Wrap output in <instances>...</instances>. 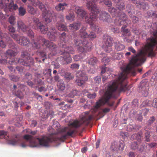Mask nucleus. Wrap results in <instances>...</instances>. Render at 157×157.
Listing matches in <instances>:
<instances>
[{
	"instance_id": "1",
	"label": "nucleus",
	"mask_w": 157,
	"mask_h": 157,
	"mask_svg": "<svg viewBox=\"0 0 157 157\" xmlns=\"http://www.w3.org/2000/svg\"><path fill=\"white\" fill-rule=\"evenodd\" d=\"M156 51L157 43H147L143 49L136 56H132L129 63L122 69V72L119 75L117 80L112 82L109 85L103 97L96 102L95 105L92 109V111L96 112L101 106L106 103L110 106H113L114 102L110 103L108 101L115 93L124 92L128 90L125 81L127 75L130 74L133 76H135L136 71L135 67L140 65L144 63L146 60L147 55L151 58L155 57L157 54Z\"/></svg>"
},
{
	"instance_id": "2",
	"label": "nucleus",
	"mask_w": 157,
	"mask_h": 157,
	"mask_svg": "<svg viewBox=\"0 0 157 157\" xmlns=\"http://www.w3.org/2000/svg\"><path fill=\"white\" fill-rule=\"evenodd\" d=\"M75 131L74 129L71 128L70 127H65L60 129L59 131V133L61 134V136L59 137L42 136L41 138H37V139L40 145L43 147H48L49 146V144L53 141H56L58 140L61 141H64L68 136H71Z\"/></svg>"
},
{
	"instance_id": "3",
	"label": "nucleus",
	"mask_w": 157,
	"mask_h": 157,
	"mask_svg": "<svg viewBox=\"0 0 157 157\" xmlns=\"http://www.w3.org/2000/svg\"><path fill=\"white\" fill-rule=\"evenodd\" d=\"M88 9L90 10L91 12L90 14L89 17H85V21L89 24L91 29L94 31L99 30V27L94 23L97 21V15L100 11V10L96 4H93L90 1H87L86 5Z\"/></svg>"
},
{
	"instance_id": "4",
	"label": "nucleus",
	"mask_w": 157,
	"mask_h": 157,
	"mask_svg": "<svg viewBox=\"0 0 157 157\" xmlns=\"http://www.w3.org/2000/svg\"><path fill=\"white\" fill-rule=\"evenodd\" d=\"M33 46L36 49L40 48L42 45L48 48L52 52H56L57 50V47L56 44L41 36H37L36 39H33Z\"/></svg>"
},
{
	"instance_id": "5",
	"label": "nucleus",
	"mask_w": 157,
	"mask_h": 157,
	"mask_svg": "<svg viewBox=\"0 0 157 157\" xmlns=\"http://www.w3.org/2000/svg\"><path fill=\"white\" fill-rule=\"evenodd\" d=\"M31 2L33 6H38L42 11V16L46 22L49 23L52 21V17L54 15V12L52 10L47 11L45 5L39 0H31Z\"/></svg>"
},
{
	"instance_id": "6",
	"label": "nucleus",
	"mask_w": 157,
	"mask_h": 157,
	"mask_svg": "<svg viewBox=\"0 0 157 157\" xmlns=\"http://www.w3.org/2000/svg\"><path fill=\"white\" fill-rule=\"evenodd\" d=\"M21 56L22 59H18L17 58H14L9 61V64L11 65L19 63L24 66L30 67L31 65L34 64V62L33 59L29 57V54L27 52H22Z\"/></svg>"
},
{
	"instance_id": "7",
	"label": "nucleus",
	"mask_w": 157,
	"mask_h": 157,
	"mask_svg": "<svg viewBox=\"0 0 157 157\" xmlns=\"http://www.w3.org/2000/svg\"><path fill=\"white\" fill-rule=\"evenodd\" d=\"M74 44L78 50L80 52H86L91 50L92 44L86 39L83 41L80 39H75L74 40Z\"/></svg>"
},
{
	"instance_id": "8",
	"label": "nucleus",
	"mask_w": 157,
	"mask_h": 157,
	"mask_svg": "<svg viewBox=\"0 0 157 157\" xmlns=\"http://www.w3.org/2000/svg\"><path fill=\"white\" fill-rule=\"evenodd\" d=\"M89 112H85L84 115H83V116L80 121L75 120L70 124V125L77 128L80 126L84 123L86 125H88L91 121L94 118L93 116L92 115H89Z\"/></svg>"
},
{
	"instance_id": "9",
	"label": "nucleus",
	"mask_w": 157,
	"mask_h": 157,
	"mask_svg": "<svg viewBox=\"0 0 157 157\" xmlns=\"http://www.w3.org/2000/svg\"><path fill=\"white\" fill-rule=\"evenodd\" d=\"M127 20V17L126 15L123 13L120 15V19L118 20V22H117L116 20L115 21V24L116 25H123L121 28V32L123 33L122 36H123L125 38L130 35L129 30L128 29H125L128 25V24L126 22Z\"/></svg>"
},
{
	"instance_id": "10",
	"label": "nucleus",
	"mask_w": 157,
	"mask_h": 157,
	"mask_svg": "<svg viewBox=\"0 0 157 157\" xmlns=\"http://www.w3.org/2000/svg\"><path fill=\"white\" fill-rule=\"evenodd\" d=\"M104 49L106 52H109L112 51L113 39L110 36L105 35L103 36Z\"/></svg>"
},
{
	"instance_id": "11",
	"label": "nucleus",
	"mask_w": 157,
	"mask_h": 157,
	"mask_svg": "<svg viewBox=\"0 0 157 157\" xmlns=\"http://www.w3.org/2000/svg\"><path fill=\"white\" fill-rule=\"evenodd\" d=\"M76 76L78 78L76 80V82L77 85L79 86L83 85L88 79L86 75L81 71H78L77 72Z\"/></svg>"
},
{
	"instance_id": "12",
	"label": "nucleus",
	"mask_w": 157,
	"mask_h": 157,
	"mask_svg": "<svg viewBox=\"0 0 157 157\" xmlns=\"http://www.w3.org/2000/svg\"><path fill=\"white\" fill-rule=\"evenodd\" d=\"M24 139L26 140V141L22 143L21 146L22 147H25L28 146L27 143L29 142V146L32 147H34L37 146V145L33 139V137L30 135H26L24 136Z\"/></svg>"
},
{
	"instance_id": "13",
	"label": "nucleus",
	"mask_w": 157,
	"mask_h": 157,
	"mask_svg": "<svg viewBox=\"0 0 157 157\" xmlns=\"http://www.w3.org/2000/svg\"><path fill=\"white\" fill-rule=\"evenodd\" d=\"M1 137H2V138L4 137L6 139L8 140V144L13 145L16 144L19 142L20 140L19 138V136L18 135H15V138L14 139H13L11 140H7V137L8 138H9L7 132H5L3 130L0 131V138H1Z\"/></svg>"
},
{
	"instance_id": "14",
	"label": "nucleus",
	"mask_w": 157,
	"mask_h": 157,
	"mask_svg": "<svg viewBox=\"0 0 157 157\" xmlns=\"http://www.w3.org/2000/svg\"><path fill=\"white\" fill-rule=\"evenodd\" d=\"M59 60L63 65L67 64L71 62L72 58L69 53L63 52L62 55L58 58Z\"/></svg>"
},
{
	"instance_id": "15",
	"label": "nucleus",
	"mask_w": 157,
	"mask_h": 157,
	"mask_svg": "<svg viewBox=\"0 0 157 157\" xmlns=\"http://www.w3.org/2000/svg\"><path fill=\"white\" fill-rule=\"evenodd\" d=\"M73 8L78 17H81L85 20V17H88L86 16V12L82 7L75 6H73Z\"/></svg>"
},
{
	"instance_id": "16",
	"label": "nucleus",
	"mask_w": 157,
	"mask_h": 157,
	"mask_svg": "<svg viewBox=\"0 0 157 157\" xmlns=\"http://www.w3.org/2000/svg\"><path fill=\"white\" fill-rule=\"evenodd\" d=\"M99 19L103 22L110 23L112 21V19L109 14L106 12L104 11H101L99 14Z\"/></svg>"
},
{
	"instance_id": "17",
	"label": "nucleus",
	"mask_w": 157,
	"mask_h": 157,
	"mask_svg": "<svg viewBox=\"0 0 157 157\" xmlns=\"http://www.w3.org/2000/svg\"><path fill=\"white\" fill-rule=\"evenodd\" d=\"M138 91L141 92L144 96L147 97L148 94V88L147 84L142 81L138 87Z\"/></svg>"
},
{
	"instance_id": "18",
	"label": "nucleus",
	"mask_w": 157,
	"mask_h": 157,
	"mask_svg": "<svg viewBox=\"0 0 157 157\" xmlns=\"http://www.w3.org/2000/svg\"><path fill=\"white\" fill-rule=\"evenodd\" d=\"M60 39V43H59V46L61 48L65 47L66 46L65 44L69 40V36L66 33L63 32L61 34Z\"/></svg>"
},
{
	"instance_id": "19",
	"label": "nucleus",
	"mask_w": 157,
	"mask_h": 157,
	"mask_svg": "<svg viewBox=\"0 0 157 157\" xmlns=\"http://www.w3.org/2000/svg\"><path fill=\"white\" fill-rule=\"evenodd\" d=\"M60 21L56 23V26L58 30L60 31H67L68 30L67 29V26L62 23V22L64 21L63 17L61 15L60 17Z\"/></svg>"
},
{
	"instance_id": "20",
	"label": "nucleus",
	"mask_w": 157,
	"mask_h": 157,
	"mask_svg": "<svg viewBox=\"0 0 157 157\" xmlns=\"http://www.w3.org/2000/svg\"><path fill=\"white\" fill-rule=\"evenodd\" d=\"M109 11L111 14H113L115 16H118L117 18L114 20V23L116 20L117 21V22H118V20L120 19V15L123 13H124L123 12H120L119 13L117 12V10L114 7H109L108 9Z\"/></svg>"
},
{
	"instance_id": "21",
	"label": "nucleus",
	"mask_w": 157,
	"mask_h": 157,
	"mask_svg": "<svg viewBox=\"0 0 157 157\" xmlns=\"http://www.w3.org/2000/svg\"><path fill=\"white\" fill-rule=\"evenodd\" d=\"M17 28L18 29L21 31L25 32L26 31V30L29 26H31L30 25H26L24 22L21 21L20 20L17 22Z\"/></svg>"
},
{
	"instance_id": "22",
	"label": "nucleus",
	"mask_w": 157,
	"mask_h": 157,
	"mask_svg": "<svg viewBox=\"0 0 157 157\" xmlns=\"http://www.w3.org/2000/svg\"><path fill=\"white\" fill-rule=\"evenodd\" d=\"M18 44L21 45L27 46L30 44V41L27 37L23 36L20 37V40Z\"/></svg>"
},
{
	"instance_id": "23",
	"label": "nucleus",
	"mask_w": 157,
	"mask_h": 157,
	"mask_svg": "<svg viewBox=\"0 0 157 157\" xmlns=\"http://www.w3.org/2000/svg\"><path fill=\"white\" fill-rule=\"evenodd\" d=\"M87 28V26H83L79 30V35L82 38H88V34L86 31Z\"/></svg>"
},
{
	"instance_id": "24",
	"label": "nucleus",
	"mask_w": 157,
	"mask_h": 157,
	"mask_svg": "<svg viewBox=\"0 0 157 157\" xmlns=\"http://www.w3.org/2000/svg\"><path fill=\"white\" fill-rule=\"evenodd\" d=\"M126 9L130 17H131L133 14L135 13L134 6L131 4H128L127 5Z\"/></svg>"
},
{
	"instance_id": "25",
	"label": "nucleus",
	"mask_w": 157,
	"mask_h": 157,
	"mask_svg": "<svg viewBox=\"0 0 157 157\" xmlns=\"http://www.w3.org/2000/svg\"><path fill=\"white\" fill-rule=\"evenodd\" d=\"M98 63L97 58L94 56H91L89 57L87 62L88 64L94 66Z\"/></svg>"
},
{
	"instance_id": "26",
	"label": "nucleus",
	"mask_w": 157,
	"mask_h": 157,
	"mask_svg": "<svg viewBox=\"0 0 157 157\" xmlns=\"http://www.w3.org/2000/svg\"><path fill=\"white\" fill-rule=\"evenodd\" d=\"M56 33V30L54 27H52L50 31H49L47 34L49 38L51 40L54 41L56 39V36L54 34Z\"/></svg>"
},
{
	"instance_id": "27",
	"label": "nucleus",
	"mask_w": 157,
	"mask_h": 157,
	"mask_svg": "<svg viewBox=\"0 0 157 157\" xmlns=\"http://www.w3.org/2000/svg\"><path fill=\"white\" fill-rule=\"evenodd\" d=\"M142 133V132H140L136 134H133L131 136V139L132 140H136L139 144H140L141 141V138Z\"/></svg>"
},
{
	"instance_id": "28",
	"label": "nucleus",
	"mask_w": 157,
	"mask_h": 157,
	"mask_svg": "<svg viewBox=\"0 0 157 157\" xmlns=\"http://www.w3.org/2000/svg\"><path fill=\"white\" fill-rule=\"evenodd\" d=\"M81 25V23L80 22H74L70 24L69 25V29L71 30H77L80 28Z\"/></svg>"
},
{
	"instance_id": "29",
	"label": "nucleus",
	"mask_w": 157,
	"mask_h": 157,
	"mask_svg": "<svg viewBox=\"0 0 157 157\" xmlns=\"http://www.w3.org/2000/svg\"><path fill=\"white\" fill-rule=\"evenodd\" d=\"M115 49L117 51H120L124 50L125 48L124 45L120 41H117L114 43Z\"/></svg>"
},
{
	"instance_id": "30",
	"label": "nucleus",
	"mask_w": 157,
	"mask_h": 157,
	"mask_svg": "<svg viewBox=\"0 0 157 157\" xmlns=\"http://www.w3.org/2000/svg\"><path fill=\"white\" fill-rule=\"evenodd\" d=\"M141 143L139 144L138 142L134 141L131 143L130 146V148L132 150H138L139 151L140 150L139 149V147Z\"/></svg>"
},
{
	"instance_id": "31",
	"label": "nucleus",
	"mask_w": 157,
	"mask_h": 157,
	"mask_svg": "<svg viewBox=\"0 0 157 157\" xmlns=\"http://www.w3.org/2000/svg\"><path fill=\"white\" fill-rule=\"evenodd\" d=\"M27 10L28 12L31 15H34L37 14V9L35 8L32 6H28Z\"/></svg>"
},
{
	"instance_id": "32",
	"label": "nucleus",
	"mask_w": 157,
	"mask_h": 157,
	"mask_svg": "<svg viewBox=\"0 0 157 157\" xmlns=\"http://www.w3.org/2000/svg\"><path fill=\"white\" fill-rule=\"evenodd\" d=\"M17 55V52L11 49H8L5 53L6 57L10 58L11 57Z\"/></svg>"
},
{
	"instance_id": "33",
	"label": "nucleus",
	"mask_w": 157,
	"mask_h": 157,
	"mask_svg": "<svg viewBox=\"0 0 157 157\" xmlns=\"http://www.w3.org/2000/svg\"><path fill=\"white\" fill-rule=\"evenodd\" d=\"M8 8L10 11L13 10H16L18 9V7L17 4H14L13 1V2L10 3L8 6Z\"/></svg>"
},
{
	"instance_id": "34",
	"label": "nucleus",
	"mask_w": 157,
	"mask_h": 157,
	"mask_svg": "<svg viewBox=\"0 0 157 157\" xmlns=\"http://www.w3.org/2000/svg\"><path fill=\"white\" fill-rule=\"evenodd\" d=\"M13 102L14 107L15 109L18 108L19 107V104H20V107L23 106L24 105V103L22 101L20 102V101H19V99L18 98H15L13 101Z\"/></svg>"
},
{
	"instance_id": "35",
	"label": "nucleus",
	"mask_w": 157,
	"mask_h": 157,
	"mask_svg": "<svg viewBox=\"0 0 157 157\" xmlns=\"http://www.w3.org/2000/svg\"><path fill=\"white\" fill-rule=\"evenodd\" d=\"M58 90L60 91L64 90L65 88V86L63 81H60L57 84Z\"/></svg>"
},
{
	"instance_id": "36",
	"label": "nucleus",
	"mask_w": 157,
	"mask_h": 157,
	"mask_svg": "<svg viewBox=\"0 0 157 157\" xmlns=\"http://www.w3.org/2000/svg\"><path fill=\"white\" fill-rule=\"evenodd\" d=\"M67 6V4L65 3H59L56 6L55 9L58 11L63 10L65 9V7Z\"/></svg>"
},
{
	"instance_id": "37",
	"label": "nucleus",
	"mask_w": 157,
	"mask_h": 157,
	"mask_svg": "<svg viewBox=\"0 0 157 157\" xmlns=\"http://www.w3.org/2000/svg\"><path fill=\"white\" fill-rule=\"evenodd\" d=\"M31 27L29 26L26 30V31L24 32H26L27 33L28 36L30 37L33 40V38H34V33L31 29Z\"/></svg>"
},
{
	"instance_id": "38",
	"label": "nucleus",
	"mask_w": 157,
	"mask_h": 157,
	"mask_svg": "<svg viewBox=\"0 0 157 157\" xmlns=\"http://www.w3.org/2000/svg\"><path fill=\"white\" fill-rule=\"evenodd\" d=\"M18 15L20 16H24L26 14V9L23 6H20L18 9Z\"/></svg>"
},
{
	"instance_id": "39",
	"label": "nucleus",
	"mask_w": 157,
	"mask_h": 157,
	"mask_svg": "<svg viewBox=\"0 0 157 157\" xmlns=\"http://www.w3.org/2000/svg\"><path fill=\"white\" fill-rule=\"evenodd\" d=\"M41 33L43 34H46L48 31V28L47 26L42 24L38 28Z\"/></svg>"
},
{
	"instance_id": "40",
	"label": "nucleus",
	"mask_w": 157,
	"mask_h": 157,
	"mask_svg": "<svg viewBox=\"0 0 157 157\" xmlns=\"http://www.w3.org/2000/svg\"><path fill=\"white\" fill-rule=\"evenodd\" d=\"M84 56L85 55L84 54L81 53L75 55L73 57V59L75 61H78L83 59Z\"/></svg>"
},
{
	"instance_id": "41",
	"label": "nucleus",
	"mask_w": 157,
	"mask_h": 157,
	"mask_svg": "<svg viewBox=\"0 0 157 157\" xmlns=\"http://www.w3.org/2000/svg\"><path fill=\"white\" fill-rule=\"evenodd\" d=\"M65 50H64V52H67L69 53L74 54V50L73 47L71 46L67 47L66 46L64 48Z\"/></svg>"
},
{
	"instance_id": "42",
	"label": "nucleus",
	"mask_w": 157,
	"mask_h": 157,
	"mask_svg": "<svg viewBox=\"0 0 157 157\" xmlns=\"http://www.w3.org/2000/svg\"><path fill=\"white\" fill-rule=\"evenodd\" d=\"M116 6L117 8L120 10H122L125 9V4L124 2H120V3H117Z\"/></svg>"
},
{
	"instance_id": "43",
	"label": "nucleus",
	"mask_w": 157,
	"mask_h": 157,
	"mask_svg": "<svg viewBox=\"0 0 157 157\" xmlns=\"http://www.w3.org/2000/svg\"><path fill=\"white\" fill-rule=\"evenodd\" d=\"M148 6V4L147 2H146L145 0L139 5L138 7L140 10H144L146 9L147 7Z\"/></svg>"
},
{
	"instance_id": "44",
	"label": "nucleus",
	"mask_w": 157,
	"mask_h": 157,
	"mask_svg": "<svg viewBox=\"0 0 157 157\" xmlns=\"http://www.w3.org/2000/svg\"><path fill=\"white\" fill-rule=\"evenodd\" d=\"M65 78L67 80H71L74 77V75L70 72H66L65 73Z\"/></svg>"
},
{
	"instance_id": "45",
	"label": "nucleus",
	"mask_w": 157,
	"mask_h": 157,
	"mask_svg": "<svg viewBox=\"0 0 157 157\" xmlns=\"http://www.w3.org/2000/svg\"><path fill=\"white\" fill-rule=\"evenodd\" d=\"M33 21L37 29H38V28L42 24L40 21L39 19L37 18L36 17L33 18Z\"/></svg>"
},
{
	"instance_id": "46",
	"label": "nucleus",
	"mask_w": 157,
	"mask_h": 157,
	"mask_svg": "<svg viewBox=\"0 0 157 157\" xmlns=\"http://www.w3.org/2000/svg\"><path fill=\"white\" fill-rule=\"evenodd\" d=\"M118 143L117 142L114 141L111 143V149L113 151H117Z\"/></svg>"
},
{
	"instance_id": "47",
	"label": "nucleus",
	"mask_w": 157,
	"mask_h": 157,
	"mask_svg": "<svg viewBox=\"0 0 157 157\" xmlns=\"http://www.w3.org/2000/svg\"><path fill=\"white\" fill-rule=\"evenodd\" d=\"M144 130L146 131L145 133V137L147 141L149 142L150 141V132L147 129V127H144Z\"/></svg>"
},
{
	"instance_id": "48",
	"label": "nucleus",
	"mask_w": 157,
	"mask_h": 157,
	"mask_svg": "<svg viewBox=\"0 0 157 157\" xmlns=\"http://www.w3.org/2000/svg\"><path fill=\"white\" fill-rule=\"evenodd\" d=\"M75 17V15L74 13H70L66 16V18L68 20L73 21L74 20Z\"/></svg>"
},
{
	"instance_id": "49",
	"label": "nucleus",
	"mask_w": 157,
	"mask_h": 157,
	"mask_svg": "<svg viewBox=\"0 0 157 157\" xmlns=\"http://www.w3.org/2000/svg\"><path fill=\"white\" fill-rule=\"evenodd\" d=\"M142 105L143 106H152V101L149 100H146L144 101L142 103Z\"/></svg>"
},
{
	"instance_id": "50",
	"label": "nucleus",
	"mask_w": 157,
	"mask_h": 157,
	"mask_svg": "<svg viewBox=\"0 0 157 157\" xmlns=\"http://www.w3.org/2000/svg\"><path fill=\"white\" fill-rule=\"evenodd\" d=\"M135 119L138 121H141L142 120V113L139 111V113L135 116Z\"/></svg>"
},
{
	"instance_id": "51",
	"label": "nucleus",
	"mask_w": 157,
	"mask_h": 157,
	"mask_svg": "<svg viewBox=\"0 0 157 157\" xmlns=\"http://www.w3.org/2000/svg\"><path fill=\"white\" fill-rule=\"evenodd\" d=\"M15 95L20 99L23 98L24 97V94L23 92L18 90L15 92Z\"/></svg>"
},
{
	"instance_id": "52",
	"label": "nucleus",
	"mask_w": 157,
	"mask_h": 157,
	"mask_svg": "<svg viewBox=\"0 0 157 157\" xmlns=\"http://www.w3.org/2000/svg\"><path fill=\"white\" fill-rule=\"evenodd\" d=\"M103 2L106 5L108 6L109 7L111 6L112 5V3L110 0H104L103 1H100L99 3H101Z\"/></svg>"
},
{
	"instance_id": "53",
	"label": "nucleus",
	"mask_w": 157,
	"mask_h": 157,
	"mask_svg": "<svg viewBox=\"0 0 157 157\" xmlns=\"http://www.w3.org/2000/svg\"><path fill=\"white\" fill-rule=\"evenodd\" d=\"M96 35L95 33L91 32L88 34V38L90 40H93L96 37Z\"/></svg>"
},
{
	"instance_id": "54",
	"label": "nucleus",
	"mask_w": 157,
	"mask_h": 157,
	"mask_svg": "<svg viewBox=\"0 0 157 157\" xmlns=\"http://www.w3.org/2000/svg\"><path fill=\"white\" fill-rule=\"evenodd\" d=\"M15 20L16 18L15 17L13 16H11L9 18L8 21L11 25H14L15 23Z\"/></svg>"
},
{
	"instance_id": "55",
	"label": "nucleus",
	"mask_w": 157,
	"mask_h": 157,
	"mask_svg": "<svg viewBox=\"0 0 157 157\" xmlns=\"http://www.w3.org/2000/svg\"><path fill=\"white\" fill-rule=\"evenodd\" d=\"M15 40L17 43H18V41L20 40V37L19 35L17 34H13L10 35Z\"/></svg>"
},
{
	"instance_id": "56",
	"label": "nucleus",
	"mask_w": 157,
	"mask_h": 157,
	"mask_svg": "<svg viewBox=\"0 0 157 157\" xmlns=\"http://www.w3.org/2000/svg\"><path fill=\"white\" fill-rule=\"evenodd\" d=\"M124 147V145L123 143L119 142L118 143L117 151H122L123 150Z\"/></svg>"
},
{
	"instance_id": "57",
	"label": "nucleus",
	"mask_w": 157,
	"mask_h": 157,
	"mask_svg": "<svg viewBox=\"0 0 157 157\" xmlns=\"http://www.w3.org/2000/svg\"><path fill=\"white\" fill-rule=\"evenodd\" d=\"M110 60V59L108 58V57H104L101 60V62L103 63L106 65L108 64Z\"/></svg>"
},
{
	"instance_id": "58",
	"label": "nucleus",
	"mask_w": 157,
	"mask_h": 157,
	"mask_svg": "<svg viewBox=\"0 0 157 157\" xmlns=\"http://www.w3.org/2000/svg\"><path fill=\"white\" fill-rule=\"evenodd\" d=\"M145 0H132V3L136 5L138 7Z\"/></svg>"
},
{
	"instance_id": "59",
	"label": "nucleus",
	"mask_w": 157,
	"mask_h": 157,
	"mask_svg": "<svg viewBox=\"0 0 157 157\" xmlns=\"http://www.w3.org/2000/svg\"><path fill=\"white\" fill-rule=\"evenodd\" d=\"M10 78L11 80L15 82L18 81L19 79V77L14 75L10 76Z\"/></svg>"
},
{
	"instance_id": "60",
	"label": "nucleus",
	"mask_w": 157,
	"mask_h": 157,
	"mask_svg": "<svg viewBox=\"0 0 157 157\" xmlns=\"http://www.w3.org/2000/svg\"><path fill=\"white\" fill-rule=\"evenodd\" d=\"M110 109L108 108H105L103 109L102 112H99V115L101 114L102 116L101 117H103L104 116V114H103V113H106L109 112L110 111Z\"/></svg>"
},
{
	"instance_id": "61",
	"label": "nucleus",
	"mask_w": 157,
	"mask_h": 157,
	"mask_svg": "<svg viewBox=\"0 0 157 157\" xmlns=\"http://www.w3.org/2000/svg\"><path fill=\"white\" fill-rule=\"evenodd\" d=\"M155 118L154 117H152L148 121L147 124L148 125H151L155 121Z\"/></svg>"
},
{
	"instance_id": "62",
	"label": "nucleus",
	"mask_w": 157,
	"mask_h": 157,
	"mask_svg": "<svg viewBox=\"0 0 157 157\" xmlns=\"http://www.w3.org/2000/svg\"><path fill=\"white\" fill-rule=\"evenodd\" d=\"M91 106L92 103L90 101H87L84 106V107L85 109H90L91 107Z\"/></svg>"
},
{
	"instance_id": "63",
	"label": "nucleus",
	"mask_w": 157,
	"mask_h": 157,
	"mask_svg": "<svg viewBox=\"0 0 157 157\" xmlns=\"http://www.w3.org/2000/svg\"><path fill=\"white\" fill-rule=\"evenodd\" d=\"M40 56L42 58V60L44 62L45 59H46V55L45 53L43 52H40Z\"/></svg>"
},
{
	"instance_id": "64",
	"label": "nucleus",
	"mask_w": 157,
	"mask_h": 157,
	"mask_svg": "<svg viewBox=\"0 0 157 157\" xmlns=\"http://www.w3.org/2000/svg\"><path fill=\"white\" fill-rule=\"evenodd\" d=\"M79 65L76 63L72 64L71 65V68L73 69H78L79 68Z\"/></svg>"
}]
</instances>
